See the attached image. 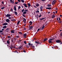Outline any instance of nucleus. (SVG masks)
Masks as SVG:
<instances>
[{"mask_svg":"<svg viewBox=\"0 0 62 62\" xmlns=\"http://www.w3.org/2000/svg\"><path fill=\"white\" fill-rule=\"evenodd\" d=\"M24 43H25V44H26V41H24Z\"/></svg>","mask_w":62,"mask_h":62,"instance_id":"nucleus-51","label":"nucleus"},{"mask_svg":"<svg viewBox=\"0 0 62 62\" xmlns=\"http://www.w3.org/2000/svg\"><path fill=\"white\" fill-rule=\"evenodd\" d=\"M27 35V34H26V33H24V34L23 36H24V37L26 36V35Z\"/></svg>","mask_w":62,"mask_h":62,"instance_id":"nucleus-28","label":"nucleus"},{"mask_svg":"<svg viewBox=\"0 0 62 62\" xmlns=\"http://www.w3.org/2000/svg\"><path fill=\"white\" fill-rule=\"evenodd\" d=\"M9 47L10 49H12V48H13V46L11 44L9 46Z\"/></svg>","mask_w":62,"mask_h":62,"instance_id":"nucleus-5","label":"nucleus"},{"mask_svg":"<svg viewBox=\"0 0 62 62\" xmlns=\"http://www.w3.org/2000/svg\"><path fill=\"white\" fill-rule=\"evenodd\" d=\"M35 43H37V44H39V42H38L37 41H35Z\"/></svg>","mask_w":62,"mask_h":62,"instance_id":"nucleus-25","label":"nucleus"},{"mask_svg":"<svg viewBox=\"0 0 62 62\" xmlns=\"http://www.w3.org/2000/svg\"><path fill=\"white\" fill-rule=\"evenodd\" d=\"M29 23L30 24V25H32V22L30 21L29 22Z\"/></svg>","mask_w":62,"mask_h":62,"instance_id":"nucleus-17","label":"nucleus"},{"mask_svg":"<svg viewBox=\"0 0 62 62\" xmlns=\"http://www.w3.org/2000/svg\"><path fill=\"white\" fill-rule=\"evenodd\" d=\"M11 41L12 43L14 42V41H13V39H11Z\"/></svg>","mask_w":62,"mask_h":62,"instance_id":"nucleus-29","label":"nucleus"},{"mask_svg":"<svg viewBox=\"0 0 62 62\" xmlns=\"http://www.w3.org/2000/svg\"><path fill=\"white\" fill-rule=\"evenodd\" d=\"M39 18H40V17H41V15H40L39 16Z\"/></svg>","mask_w":62,"mask_h":62,"instance_id":"nucleus-53","label":"nucleus"},{"mask_svg":"<svg viewBox=\"0 0 62 62\" xmlns=\"http://www.w3.org/2000/svg\"><path fill=\"white\" fill-rule=\"evenodd\" d=\"M32 28H33V26H31L30 28H29V30H31V29H32Z\"/></svg>","mask_w":62,"mask_h":62,"instance_id":"nucleus-15","label":"nucleus"},{"mask_svg":"<svg viewBox=\"0 0 62 62\" xmlns=\"http://www.w3.org/2000/svg\"><path fill=\"white\" fill-rule=\"evenodd\" d=\"M23 52L24 53H26V51H25L24 50H23Z\"/></svg>","mask_w":62,"mask_h":62,"instance_id":"nucleus-62","label":"nucleus"},{"mask_svg":"<svg viewBox=\"0 0 62 62\" xmlns=\"http://www.w3.org/2000/svg\"><path fill=\"white\" fill-rule=\"evenodd\" d=\"M42 27L43 28V29H44V27H45V26H44V25H43V26H42Z\"/></svg>","mask_w":62,"mask_h":62,"instance_id":"nucleus-32","label":"nucleus"},{"mask_svg":"<svg viewBox=\"0 0 62 62\" xmlns=\"http://www.w3.org/2000/svg\"><path fill=\"white\" fill-rule=\"evenodd\" d=\"M16 38H19V36H16Z\"/></svg>","mask_w":62,"mask_h":62,"instance_id":"nucleus-40","label":"nucleus"},{"mask_svg":"<svg viewBox=\"0 0 62 62\" xmlns=\"http://www.w3.org/2000/svg\"><path fill=\"white\" fill-rule=\"evenodd\" d=\"M54 39V38H53L52 39H49L48 40V42L49 43H52L53 42L52 41H51L52 40H53V39Z\"/></svg>","mask_w":62,"mask_h":62,"instance_id":"nucleus-1","label":"nucleus"},{"mask_svg":"<svg viewBox=\"0 0 62 62\" xmlns=\"http://www.w3.org/2000/svg\"><path fill=\"white\" fill-rule=\"evenodd\" d=\"M35 6H36V7H39V6H40V4H39V3H37L35 4Z\"/></svg>","mask_w":62,"mask_h":62,"instance_id":"nucleus-6","label":"nucleus"},{"mask_svg":"<svg viewBox=\"0 0 62 62\" xmlns=\"http://www.w3.org/2000/svg\"><path fill=\"white\" fill-rule=\"evenodd\" d=\"M7 27V26H5L3 27V29H5V28H6Z\"/></svg>","mask_w":62,"mask_h":62,"instance_id":"nucleus-22","label":"nucleus"},{"mask_svg":"<svg viewBox=\"0 0 62 62\" xmlns=\"http://www.w3.org/2000/svg\"><path fill=\"white\" fill-rule=\"evenodd\" d=\"M11 32L12 33H14V31H11Z\"/></svg>","mask_w":62,"mask_h":62,"instance_id":"nucleus-36","label":"nucleus"},{"mask_svg":"<svg viewBox=\"0 0 62 62\" xmlns=\"http://www.w3.org/2000/svg\"><path fill=\"white\" fill-rule=\"evenodd\" d=\"M14 53H17V51H14Z\"/></svg>","mask_w":62,"mask_h":62,"instance_id":"nucleus-61","label":"nucleus"},{"mask_svg":"<svg viewBox=\"0 0 62 62\" xmlns=\"http://www.w3.org/2000/svg\"><path fill=\"white\" fill-rule=\"evenodd\" d=\"M27 5H28L29 7H30L31 6V4H30V3H28L27 4Z\"/></svg>","mask_w":62,"mask_h":62,"instance_id":"nucleus-19","label":"nucleus"},{"mask_svg":"<svg viewBox=\"0 0 62 62\" xmlns=\"http://www.w3.org/2000/svg\"><path fill=\"white\" fill-rule=\"evenodd\" d=\"M7 24H8V23H4L3 24V25H7Z\"/></svg>","mask_w":62,"mask_h":62,"instance_id":"nucleus-9","label":"nucleus"},{"mask_svg":"<svg viewBox=\"0 0 62 62\" xmlns=\"http://www.w3.org/2000/svg\"><path fill=\"white\" fill-rule=\"evenodd\" d=\"M22 46H20V47H19V49H21V48H22Z\"/></svg>","mask_w":62,"mask_h":62,"instance_id":"nucleus-49","label":"nucleus"},{"mask_svg":"<svg viewBox=\"0 0 62 62\" xmlns=\"http://www.w3.org/2000/svg\"><path fill=\"white\" fill-rule=\"evenodd\" d=\"M18 1V2H20V3L21 2V1H20V0H17Z\"/></svg>","mask_w":62,"mask_h":62,"instance_id":"nucleus-60","label":"nucleus"},{"mask_svg":"<svg viewBox=\"0 0 62 62\" xmlns=\"http://www.w3.org/2000/svg\"><path fill=\"white\" fill-rule=\"evenodd\" d=\"M8 38H11V37L8 36Z\"/></svg>","mask_w":62,"mask_h":62,"instance_id":"nucleus-54","label":"nucleus"},{"mask_svg":"<svg viewBox=\"0 0 62 62\" xmlns=\"http://www.w3.org/2000/svg\"><path fill=\"white\" fill-rule=\"evenodd\" d=\"M7 43L8 44H9L10 43L9 42V40H8L7 41Z\"/></svg>","mask_w":62,"mask_h":62,"instance_id":"nucleus-20","label":"nucleus"},{"mask_svg":"<svg viewBox=\"0 0 62 62\" xmlns=\"http://www.w3.org/2000/svg\"><path fill=\"white\" fill-rule=\"evenodd\" d=\"M0 33H2V32H3V31L2 30H0Z\"/></svg>","mask_w":62,"mask_h":62,"instance_id":"nucleus-57","label":"nucleus"},{"mask_svg":"<svg viewBox=\"0 0 62 62\" xmlns=\"http://www.w3.org/2000/svg\"><path fill=\"white\" fill-rule=\"evenodd\" d=\"M15 19H13V21H15Z\"/></svg>","mask_w":62,"mask_h":62,"instance_id":"nucleus-64","label":"nucleus"},{"mask_svg":"<svg viewBox=\"0 0 62 62\" xmlns=\"http://www.w3.org/2000/svg\"><path fill=\"white\" fill-rule=\"evenodd\" d=\"M46 9H51V7H47L46 8Z\"/></svg>","mask_w":62,"mask_h":62,"instance_id":"nucleus-13","label":"nucleus"},{"mask_svg":"<svg viewBox=\"0 0 62 62\" xmlns=\"http://www.w3.org/2000/svg\"><path fill=\"white\" fill-rule=\"evenodd\" d=\"M39 30H40V29L39 28L38 29V30H37V32H38V31H39Z\"/></svg>","mask_w":62,"mask_h":62,"instance_id":"nucleus-48","label":"nucleus"},{"mask_svg":"<svg viewBox=\"0 0 62 62\" xmlns=\"http://www.w3.org/2000/svg\"><path fill=\"white\" fill-rule=\"evenodd\" d=\"M21 8V6H19L18 7V9H19L20 8Z\"/></svg>","mask_w":62,"mask_h":62,"instance_id":"nucleus-38","label":"nucleus"},{"mask_svg":"<svg viewBox=\"0 0 62 62\" xmlns=\"http://www.w3.org/2000/svg\"><path fill=\"white\" fill-rule=\"evenodd\" d=\"M40 9H43V7L41 6L40 8Z\"/></svg>","mask_w":62,"mask_h":62,"instance_id":"nucleus-27","label":"nucleus"},{"mask_svg":"<svg viewBox=\"0 0 62 62\" xmlns=\"http://www.w3.org/2000/svg\"><path fill=\"white\" fill-rule=\"evenodd\" d=\"M56 42H57V43H61V42H62V41L59 40H56Z\"/></svg>","mask_w":62,"mask_h":62,"instance_id":"nucleus-3","label":"nucleus"},{"mask_svg":"<svg viewBox=\"0 0 62 62\" xmlns=\"http://www.w3.org/2000/svg\"><path fill=\"white\" fill-rule=\"evenodd\" d=\"M15 14L16 15H18V13L16 11L15 12Z\"/></svg>","mask_w":62,"mask_h":62,"instance_id":"nucleus-21","label":"nucleus"},{"mask_svg":"<svg viewBox=\"0 0 62 62\" xmlns=\"http://www.w3.org/2000/svg\"><path fill=\"white\" fill-rule=\"evenodd\" d=\"M10 0V2L11 3H14V1H13L12 0Z\"/></svg>","mask_w":62,"mask_h":62,"instance_id":"nucleus-16","label":"nucleus"},{"mask_svg":"<svg viewBox=\"0 0 62 62\" xmlns=\"http://www.w3.org/2000/svg\"><path fill=\"white\" fill-rule=\"evenodd\" d=\"M55 48H58V46H55Z\"/></svg>","mask_w":62,"mask_h":62,"instance_id":"nucleus-37","label":"nucleus"},{"mask_svg":"<svg viewBox=\"0 0 62 62\" xmlns=\"http://www.w3.org/2000/svg\"><path fill=\"white\" fill-rule=\"evenodd\" d=\"M26 47H27V48H29V46H28V45H26Z\"/></svg>","mask_w":62,"mask_h":62,"instance_id":"nucleus-45","label":"nucleus"},{"mask_svg":"<svg viewBox=\"0 0 62 62\" xmlns=\"http://www.w3.org/2000/svg\"><path fill=\"white\" fill-rule=\"evenodd\" d=\"M23 5H24V6L25 8H27V5L25 3H23Z\"/></svg>","mask_w":62,"mask_h":62,"instance_id":"nucleus-8","label":"nucleus"},{"mask_svg":"<svg viewBox=\"0 0 62 62\" xmlns=\"http://www.w3.org/2000/svg\"><path fill=\"white\" fill-rule=\"evenodd\" d=\"M46 18H42V19H40V21H42L43 20H44Z\"/></svg>","mask_w":62,"mask_h":62,"instance_id":"nucleus-12","label":"nucleus"},{"mask_svg":"<svg viewBox=\"0 0 62 62\" xmlns=\"http://www.w3.org/2000/svg\"><path fill=\"white\" fill-rule=\"evenodd\" d=\"M21 2H23V3H24V0H21Z\"/></svg>","mask_w":62,"mask_h":62,"instance_id":"nucleus-44","label":"nucleus"},{"mask_svg":"<svg viewBox=\"0 0 62 62\" xmlns=\"http://www.w3.org/2000/svg\"><path fill=\"white\" fill-rule=\"evenodd\" d=\"M27 13L26 12H23V14H25Z\"/></svg>","mask_w":62,"mask_h":62,"instance_id":"nucleus-26","label":"nucleus"},{"mask_svg":"<svg viewBox=\"0 0 62 62\" xmlns=\"http://www.w3.org/2000/svg\"><path fill=\"white\" fill-rule=\"evenodd\" d=\"M61 36H62V32L60 34Z\"/></svg>","mask_w":62,"mask_h":62,"instance_id":"nucleus-52","label":"nucleus"},{"mask_svg":"<svg viewBox=\"0 0 62 62\" xmlns=\"http://www.w3.org/2000/svg\"><path fill=\"white\" fill-rule=\"evenodd\" d=\"M16 39H16L15 38H14V41H16Z\"/></svg>","mask_w":62,"mask_h":62,"instance_id":"nucleus-39","label":"nucleus"},{"mask_svg":"<svg viewBox=\"0 0 62 62\" xmlns=\"http://www.w3.org/2000/svg\"><path fill=\"white\" fill-rule=\"evenodd\" d=\"M24 9H23L21 11L22 12H23L24 11Z\"/></svg>","mask_w":62,"mask_h":62,"instance_id":"nucleus-41","label":"nucleus"},{"mask_svg":"<svg viewBox=\"0 0 62 62\" xmlns=\"http://www.w3.org/2000/svg\"><path fill=\"white\" fill-rule=\"evenodd\" d=\"M24 11L25 12H27V9H25L24 10Z\"/></svg>","mask_w":62,"mask_h":62,"instance_id":"nucleus-43","label":"nucleus"},{"mask_svg":"<svg viewBox=\"0 0 62 62\" xmlns=\"http://www.w3.org/2000/svg\"><path fill=\"white\" fill-rule=\"evenodd\" d=\"M1 3L2 4H4V2L3 1L1 2Z\"/></svg>","mask_w":62,"mask_h":62,"instance_id":"nucleus-59","label":"nucleus"},{"mask_svg":"<svg viewBox=\"0 0 62 62\" xmlns=\"http://www.w3.org/2000/svg\"><path fill=\"white\" fill-rule=\"evenodd\" d=\"M36 12H38V13H39V11L38 10H37L36 11Z\"/></svg>","mask_w":62,"mask_h":62,"instance_id":"nucleus-50","label":"nucleus"},{"mask_svg":"<svg viewBox=\"0 0 62 62\" xmlns=\"http://www.w3.org/2000/svg\"><path fill=\"white\" fill-rule=\"evenodd\" d=\"M40 28V29H41V30H43V29L42 27Z\"/></svg>","mask_w":62,"mask_h":62,"instance_id":"nucleus-46","label":"nucleus"},{"mask_svg":"<svg viewBox=\"0 0 62 62\" xmlns=\"http://www.w3.org/2000/svg\"><path fill=\"white\" fill-rule=\"evenodd\" d=\"M15 4H18V3H17V2H16L15 3Z\"/></svg>","mask_w":62,"mask_h":62,"instance_id":"nucleus-63","label":"nucleus"},{"mask_svg":"<svg viewBox=\"0 0 62 62\" xmlns=\"http://www.w3.org/2000/svg\"><path fill=\"white\" fill-rule=\"evenodd\" d=\"M11 11L13 12V9H12V8H11Z\"/></svg>","mask_w":62,"mask_h":62,"instance_id":"nucleus-42","label":"nucleus"},{"mask_svg":"<svg viewBox=\"0 0 62 62\" xmlns=\"http://www.w3.org/2000/svg\"><path fill=\"white\" fill-rule=\"evenodd\" d=\"M47 39H48L47 38H45L44 39V40H43L44 42H45V41H46V40H47Z\"/></svg>","mask_w":62,"mask_h":62,"instance_id":"nucleus-11","label":"nucleus"},{"mask_svg":"<svg viewBox=\"0 0 62 62\" xmlns=\"http://www.w3.org/2000/svg\"><path fill=\"white\" fill-rule=\"evenodd\" d=\"M41 1H43V2H45V1H46V0H41Z\"/></svg>","mask_w":62,"mask_h":62,"instance_id":"nucleus-47","label":"nucleus"},{"mask_svg":"<svg viewBox=\"0 0 62 62\" xmlns=\"http://www.w3.org/2000/svg\"><path fill=\"white\" fill-rule=\"evenodd\" d=\"M22 15L23 16V17H26V16H25V15L24 14H23Z\"/></svg>","mask_w":62,"mask_h":62,"instance_id":"nucleus-35","label":"nucleus"},{"mask_svg":"<svg viewBox=\"0 0 62 62\" xmlns=\"http://www.w3.org/2000/svg\"><path fill=\"white\" fill-rule=\"evenodd\" d=\"M57 1L56 0H54L52 2V4L53 5H54V4H55V3H56Z\"/></svg>","mask_w":62,"mask_h":62,"instance_id":"nucleus-2","label":"nucleus"},{"mask_svg":"<svg viewBox=\"0 0 62 62\" xmlns=\"http://www.w3.org/2000/svg\"><path fill=\"white\" fill-rule=\"evenodd\" d=\"M54 17H55V16H54V15H52V19H54Z\"/></svg>","mask_w":62,"mask_h":62,"instance_id":"nucleus-14","label":"nucleus"},{"mask_svg":"<svg viewBox=\"0 0 62 62\" xmlns=\"http://www.w3.org/2000/svg\"><path fill=\"white\" fill-rule=\"evenodd\" d=\"M5 16L6 17H10L11 16V15L9 14H7V15H5Z\"/></svg>","mask_w":62,"mask_h":62,"instance_id":"nucleus-4","label":"nucleus"},{"mask_svg":"<svg viewBox=\"0 0 62 62\" xmlns=\"http://www.w3.org/2000/svg\"><path fill=\"white\" fill-rule=\"evenodd\" d=\"M24 30H26V29L25 27H24L23 29Z\"/></svg>","mask_w":62,"mask_h":62,"instance_id":"nucleus-56","label":"nucleus"},{"mask_svg":"<svg viewBox=\"0 0 62 62\" xmlns=\"http://www.w3.org/2000/svg\"><path fill=\"white\" fill-rule=\"evenodd\" d=\"M28 44L29 46H30L31 45L32 46V45H33V44H31V43H29Z\"/></svg>","mask_w":62,"mask_h":62,"instance_id":"nucleus-18","label":"nucleus"},{"mask_svg":"<svg viewBox=\"0 0 62 62\" xmlns=\"http://www.w3.org/2000/svg\"><path fill=\"white\" fill-rule=\"evenodd\" d=\"M6 22L7 23H9V21H10V20L8 19H6Z\"/></svg>","mask_w":62,"mask_h":62,"instance_id":"nucleus-7","label":"nucleus"},{"mask_svg":"<svg viewBox=\"0 0 62 62\" xmlns=\"http://www.w3.org/2000/svg\"><path fill=\"white\" fill-rule=\"evenodd\" d=\"M9 30V29L8 28H7L6 30V31H7V30Z\"/></svg>","mask_w":62,"mask_h":62,"instance_id":"nucleus-58","label":"nucleus"},{"mask_svg":"<svg viewBox=\"0 0 62 62\" xmlns=\"http://www.w3.org/2000/svg\"><path fill=\"white\" fill-rule=\"evenodd\" d=\"M11 18H12V17H9L8 18V19H11Z\"/></svg>","mask_w":62,"mask_h":62,"instance_id":"nucleus-55","label":"nucleus"},{"mask_svg":"<svg viewBox=\"0 0 62 62\" xmlns=\"http://www.w3.org/2000/svg\"><path fill=\"white\" fill-rule=\"evenodd\" d=\"M19 23H20V21H19L17 23V25H18L19 24Z\"/></svg>","mask_w":62,"mask_h":62,"instance_id":"nucleus-34","label":"nucleus"},{"mask_svg":"<svg viewBox=\"0 0 62 62\" xmlns=\"http://www.w3.org/2000/svg\"><path fill=\"white\" fill-rule=\"evenodd\" d=\"M18 33L20 34H21V35H23V33H22V32H18Z\"/></svg>","mask_w":62,"mask_h":62,"instance_id":"nucleus-31","label":"nucleus"},{"mask_svg":"<svg viewBox=\"0 0 62 62\" xmlns=\"http://www.w3.org/2000/svg\"><path fill=\"white\" fill-rule=\"evenodd\" d=\"M51 6H52V5L51 4H48L47 5V6L48 7H51Z\"/></svg>","mask_w":62,"mask_h":62,"instance_id":"nucleus-10","label":"nucleus"},{"mask_svg":"<svg viewBox=\"0 0 62 62\" xmlns=\"http://www.w3.org/2000/svg\"><path fill=\"white\" fill-rule=\"evenodd\" d=\"M36 16V18H37V19H39V16H38V15H37Z\"/></svg>","mask_w":62,"mask_h":62,"instance_id":"nucleus-33","label":"nucleus"},{"mask_svg":"<svg viewBox=\"0 0 62 62\" xmlns=\"http://www.w3.org/2000/svg\"><path fill=\"white\" fill-rule=\"evenodd\" d=\"M4 8H5L4 7H2L1 8V9H3Z\"/></svg>","mask_w":62,"mask_h":62,"instance_id":"nucleus-30","label":"nucleus"},{"mask_svg":"<svg viewBox=\"0 0 62 62\" xmlns=\"http://www.w3.org/2000/svg\"><path fill=\"white\" fill-rule=\"evenodd\" d=\"M14 10H15V11H16V6L14 7Z\"/></svg>","mask_w":62,"mask_h":62,"instance_id":"nucleus-24","label":"nucleus"},{"mask_svg":"<svg viewBox=\"0 0 62 62\" xmlns=\"http://www.w3.org/2000/svg\"><path fill=\"white\" fill-rule=\"evenodd\" d=\"M31 47H32L33 49L35 48V46H31Z\"/></svg>","mask_w":62,"mask_h":62,"instance_id":"nucleus-23","label":"nucleus"}]
</instances>
